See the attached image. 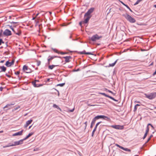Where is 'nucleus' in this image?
<instances>
[{"label": "nucleus", "instance_id": "864d4df0", "mask_svg": "<svg viewBox=\"0 0 156 156\" xmlns=\"http://www.w3.org/2000/svg\"><path fill=\"white\" fill-rule=\"evenodd\" d=\"M39 13H38L36 15V16L35 17H37V16H38V15L39 14Z\"/></svg>", "mask_w": 156, "mask_h": 156}, {"label": "nucleus", "instance_id": "58836bf2", "mask_svg": "<svg viewBox=\"0 0 156 156\" xmlns=\"http://www.w3.org/2000/svg\"><path fill=\"white\" fill-rule=\"evenodd\" d=\"M4 43L3 42L2 40L1 39H0V45H1L2 43Z\"/></svg>", "mask_w": 156, "mask_h": 156}, {"label": "nucleus", "instance_id": "0eeeda50", "mask_svg": "<svg viewBox=\"0 0 156 156\" xmlns=\"http://www.w3.org/2000/svg\"><path fill=\"white\" fill-rule=\"evenodd\" d=\"M116 146L117 147H119V148H120L125 151H129V152L131 151V150L130 149H129L126 148H124L122 146H120L118 144H116Z\"/></svg>", "mask_w": 156, "mask_h": 156}, {"label": "nucleus", "instance_id": "052dcab7", "mask_svg": "<svg viewBox=\"0 0 156 156\" xmlns=\"http://www.w3.org/2000/svg\"><path fill=\"white\" fill-rule=\"evenodd\" d=\"M135 102H136V103H140V102L139 101H135Z\"/></svg>", "mask_w": 156, "mask_h": 156}, {"label": "nucleus", "instance_id": "39448f33", "mask_svg": "<svg viewBox=\"0 0 156 156\" xmlns=\"http://www.w3.org/2000/svg\"><path fill=\"white\" fill-rule=\"evenodd\" d=\"M23 140H21L19 141H16L14 142V144L10 145V146H15L21 144L23 143Z\"/></svg>", "mask_w": 156, "mask_h": 156}, {"label": "nucleus", "instance_id": "a211bd4d", "mask_svg": "<svg viewBox=\"0 0 156 156\" xmlns=\"http://www.w3.org/2000/svg\"><path fill=\"white\" fill-rule=\"evenodd\" d=\"M13 32L16 34L20 35L21 33V32L19 30H12Z\"/></svg>", "mask_w": 156, "mask_h": 156}, {"label": "nucleus", "instance_id": "9b49d317", "mask_svg": "<svg viewBox=\"0 0 156 156\" xmlns=\"http://www.w3.org/2000/svg\"><path fill=\"white\" fill-rule=\"evenodd\" d=\"M14 63V61L12 60L11 62H9V61H7L5 63V65L7 67H10L11 66L13 65Z\"/></svg>", "mask_w": 156, "mask_h": 156}, {"label": "nucleus", "instance_id": "e433bc0d", "mask_svg": "<svg viewBox=\"0 0 156 156\" xmlns=\"http://www.w3.org/2000/svg\"><path fill=\"white\" fill-rule=\"evenodd\" d=\"M20 108V106H18L17 107H16L14 109V110L15 111L17 109H18Z\"/></svg>", "mask_w": 156, "mask_h": 156}, {"label": "nucleus", "instance_id": "cd10ccee", "mask_svg": "<svg viewBox=\"0 0 156 156\" xmlns=\"http://www.w3.org/2000/svg\"><path fill=\"white\" fill-rule=\"evenodd\" d=\"M100 118H103L105 119V118H108V117L107 116H105L104 115H99Z\"/></svg>", "mask_w": 156, "mask_h": 156}, {"label": "nucleus", "instance_id": "7ed1b4c3", "mask_svg": "<svg viewBox=\"0 0 156 156\" xmlns=\"http://www.w3.org/2000/svg\"><path fill=\"white\" fill-rule=\"evenodd\" d=\"M102 37L101 35H99L97 34H96L90 38V40L93 41H96L98 40Z\"/></svg>", "mask_w": 156, "mask_h": 156}, {"label": "nucleus", "instance_id": "79ce46f5", "mask_svg": "<svg viewBox=\"0 0 156 156\" xmlns=\"http://www.w3.org/2000/svg\"><path fill=\"white\" fill-rule=\"evenodd\" d=\"M137 107L135 106L134 108V112L136 111L137 110Z\"/></svg>", "mask_w": 156, "mask_h": 156}, {"label": "nucleus", "instance_id": "680f3d73", "mask_svg": "<svg viewBox=\"0 0 156 156\" xmlns=\"http://www.w3.org/2000/svg\"><path fill=\"white\" fill-rule=\"evenodd\" d=\"M36 18V17H34L33 18L32 20H34Z\"/></svg>", "mask_w": 156, "mask_h": 156}, {"label": "nucleus", "instance_id": "69168bd1", "mask_svg": "<svg viewBox=\"0 0 156 156\" xmlns=\"http://www.w3.org/2000/svg\"><path fill=\"white\" fill-rule=\"evenodd\" d=\"M86 32H87V33L88 34H89V31H86Z\"/></svg>", "mask_w": 156, "mask_h": 156}, {"label": "nucleus", "instance_id": "a878e982", "mask_svg": "<svg viewBox=\"0 0 156 156\" xmlns=\"http://www.w3.org/2000/svg\"><path fill=\"white\" fill-rule=\"evenodd\" d=\"M117 62V60H116L114 63H113L112 64H109V66L113 67V66H114L115 65V64Z\"/></svg>", "mask_w": 156, "mask_h": 156}, {"label": "nucleus", "instance_id": "f3484780", "mask_svg": "<svg viewBox=\"0 0 156 156\" xmlns=\"http://www.w3.org/2000/svg\"><path fill=\"white\" fill-rule=\"evenodd\" d=\"M28 69V66L25 65L23 66V70L24 72H25L26 73H30V72L27 71Z\"/></svg>", "mask_w": 156, "mask_h": 156}, {"label": "nucleus", "instance_id": "6e6552de", "mask_svg": "<svg viewBox=\"0 0 156 156\" xmlns=\"http://www.w3.org/2000/svg\"><path fill=\"white\" fill-rule=\"evenodd\" d=\"M111 127L116 129H122L123 128V126H121L119 125H112L111 126Z\"/></svg>", "mask_w": 156, "mask_h": 156}, {"label": "nucleus", "instance_id": "0e129e2a", "mask_svg": "<svg viewBox=\"0 0 156 156\" xmlns=\"http://www.w3.org/2000/svg\"><path fill=\"white\" fill-rule=\"evenodd\" d=\"M152 136H153V135H151L150 136V137H149V138H151V137H152Z\"/></svg>", "mask_w": 156, "mask_h": 156}, {"label": "nucleus", "instance_id": "aec40b11", "mask_svg": "<svg viewBox=\"0 0 156 156\" xmlns=\"http://www.w3.org/2000/svg\"><path fill=\"white\" fill-rule=\"evenodd\" d=\"M58 66V65H49V66H48V68L50 69H53V68L55 67V66Z\"/></svg>", "mask_w": 156, "mask_h": 156}, {"label": "nucleus", "instance_id": "9d476101", "mask_svg": "<svg viewBox=\"0 0 156 156\" xmlns=\"http://www.w3.org/2000/svg\"><path fill=\"white\" fill-rule=\"evenodd\" d=\"M100 94H102V95H104V96H105L106 97H108V98L111 99L113 100L114 101H117V100H115V99H114V98H113L112 97H111V96H109L108 95H107L105 93H101Z\"/></svg>", "mask_w": 156, "mask_h": 156}, {"label": "nucleus", "instance_id": "4468645a", "mask_svg": "<svg viewBox=\"0 0 156 156\" xmlns=\"http://www.w3.org/2000/svg\"><path fill=\"white\" fill-rule=\"evenodd\" d=\"M101 122H98L97 123L95 126V127L94 128V129L93 130L92 134V136H94V132L96 130V129L97 128V126Z\"/></svg>", "mask_w": 156, "mask_h": 156}, {"label": "nucleus", "instance_id": "412c9836", "mask_svg": "<svg viewBox=\"0 0 156 156\" xmlns=\"http://www.w3.org/2000/svg\"><path fill=\"white\" fill-rule=\"evenodd\" d=\"M0 69H1L2 71L3 72H5L6 70V68L4 66H1L0 67Z\"/></svg>", "mask_w": 156, "mask_h": 156}, {"label": "nucleus", "instance_id": "2eb2a0df", "mask_svg": "<svg viewBox=\"0 0 156 156\" xmlns=\"http://www.w3.org/2000/svg\"><path fill=\"white\" fill-rule=\"evenodd\" d=\"M23 132V130H22L20 131L19 132L17 133H15L12 135L13 136L21 135L22 134Z\"/></svg>", "mask_w": 156, "mask_h": 156}, {"label": "nucleus", "instance_id": "bf43d9fd", "mask_svg": "<svg viewBox=\"0 0 156 156\" xmlns=\"http://www.w3.org/2000/svg\"><path fill=\"white\" fill-rule=\"evenodd\" d=\"M4 60H2V61H1L0 62H1V63H3L4 62Z\"/></svg>", "mask_w": 156, "mask_h": 156}, {"label": "nucleus", "instance_id": "c756f323", "mask_svg": "<svg viewBox=\"0 0 156 156\" xmlns=\"http://www.w3.org/2000/svg\"><path fill=\"white\" fill-rule=\"evenodd\" d=\"M3 36V33H2V30H0V37Z\"/></svg>", "mask_w": 156, "mask_h": 156}, {"label": "nucleus", "instance_id": "f257e3e1", "mask_svg": "<svg viewBox=\"0 0 156 156\" xmlns=\"http://www.w3.org/2000/svg\"><path fill=\"white\" fill-rule=\"evenodd\" d=\"M123 16L130 22L134 23L136 22V20L131 16L127 14H123Z\"/></svg>", "mask_w": 156, "mask_h": 156}, {"label": "nucleus", "instance_id": "8fccbe9b", "mask_svg": "<svg viewBox=\"0 0 156 156\" xmlns=\"http://www.w3.org/2000/svg\"><path fill=\"white\" fill-rule=\"evenodd\" d=\"M74 110V108H73V109H72V110H69V111H70V112H73V111Z\"/></svg>", "mask_w": 156, "mask_h": 156}, {"label": "nucleus", "instance_id": "ea45409f", "mask_svg": "<svg viewBox=\"0 0 156 156\" xmlns=\"http://www.w3.org/2000/svg\"><path fill=\"white\" fill-rule=\"evenodd\" d=\"M68 24H67L66 23H63V24H61V26H66Z\"/></svg>", "mask_w": 156, "mask_h": 156}, {"label": "nucleus", "instance_id": "5fc2aeb1", "mask_svg": "<svg viewBox=\"0 0 156 156\" xmlns=\"http://www.w3.org/2000/svg\"><path fill=\"white\" fill-rule=\"evenodd\" d=\"M14 26L13 25H12V26H10V28H11V29H13V28L12 27V26Z\"/></svg>", "mask_w": 156, "mask_h": 156}, {"label": "nucleus", "instance_id": "b1692460", "mask_svg": "<svg viewBox=\"0 0 156 156\" xmlns=\"http://www.w3.org/2000/svg\"><path fill=\"white\" fill-rule=\"evenodd\" d=\"M95 119H93V121H92V122H91V125H90V128H92L94 126V125L95 122Z\"/></svg>", "mask_w": 156, "mask_h": 156}, {"label": "nucleus", "instance_id": "6e6d98bb", "mask_svg": "<svg viewBox=\"0 0 156 156\" xmlns=\"http://www.w3.org/2000/svg\"><path fill=\"white\" fill-rule=\"evenodd\" d=\"M151 124H150V123H149V124H147V126H151Z\"/></svg>", "mask_w": 156, "mask_h": 156}, {"label": "nucleus", "instance_id": "13d9d810", "mask_svg": "<svg viewBox=\"0 0 156 156\" xmlns=\"http://www.w3.org/2000/svg\"><path fill=\"white\" fill-rule=\"evenodd\" d=\"M137 107V106H139L140 105L139 104H136L135 105Z\"/></svg>", "mask_w": 156, "mask_h": 156}, {"label": "nucleus", "instance_id": "338daca9", "mask_svg": "<svg viewBox=\"0 0 156 156\" xmlns=\"http://www.w3.org/2000/svg\"><path fill=\"white\" fill-rule=\"evenodd\" d=\"M129 10L131 11V12H132V10H131V9L129 8Z\"/></svg>", "mask_w": 156, "mask_h": 156}, {"label": "nucleus", "instance_id": "a18cd8bd", "mask_svg": "<svg viewBox=\"0 0 156 156\" xmlns=\"http://www.w3.org/2000/svg\"><path fill=\"white\" fill-rule=\"evenodd\" d=\"M83 23V22H80V23H79V24H80V26H81V25H82V23Z\"/></svg>", "mask_w": 156, "mask_h": 156}, {"label": "nucleus", "instance_id": "5701e85b", "mask_svg": "<svg viewBox=\"0 0 156 156\" xmlns=\"http://www.w3.org/2000/svg\"><path fill=\"white\" fill-rule=\"evenodd\" d=\"M53 107L54 108H57V109L61 111H62L61 109L59 107H58V105H56L55 104H54L53 105Z\"/></svg>", "mask_w": 156, "mask_h": 156}, {"label": "nucleus", "instance_id": "2f4dec72", "mask_svg": "<svg viewBox=\"0 0 156 156\" xmlns=\"http://www.w3.org/2000/svg\"><path fill=\"white\" fill-rule=\"evenodd\" d=\"M87 105L89 106H99L98 105H91L90 104H87Z\"/></svg>", "mask_w": 156, "mask_h": 156}, {"label": "nucleus", "instance_id": "f704fd0d", "mask_svg": "<svg viewBox=\"0 0 156 156\" xmlns=\"http://www.w3.org/2000/svg\"><path fill=\"white\" fill-rule=\"evenodd\" d=\"M34 134V133L31 132V133H29L28 134V136L30 137L32 135H33Z\"/></svg>", "mask_w": 156, "mask_h": 156}, {"label": "nucleus", "instance_id": "20e7f679", "mask_svg": "<svg viewBox=\"0 0 156 156\" xmlns=\"http://www.w3.org/2000/svg\"><path fill=\"white\" fill-rule=\"evenodd\" d=\"M94 10V8H90L88 11L85 14V16H91L90 14L93 12Z\"/></svg>", "mask_w": 156, "mask_h": 156}, {"label": "nucleus", "instance_id": "1a4fd4ad", "mask_svg": "<svg viewBox=\"0 0 156 156\" xmlns=\"http://www.w3.org/2000/svg\"><path fill=\"white\" fill-rule=\"evenodd\" d=\"M84 20L83 21V23H87V22L89 21V19L91 17V16H84Z\"/></svg>", "mask_w": 156, "mask_h": 156}, {"label": "nucleus", "instance_id": "e2e57ef3", "mask_svg": "<svg viewBox=\"0 0 156 156\" xmlns=\"http://www.w3.org/2000/svg\"><path fill=\"white\" fill-rule=\"evenodd\" d=\"M48 29H49V30H50V29H51V27H49Z\"/></svg>", "mask_w": 156, "mask_h": 156}, {"label": "nucleus", "instance_id": "ddd939ff", "mask_svg": "<svg viewBox=\"0 0 156 156\" xmlns=\"http://www.w3.org/2000/svg\"><path fill=\"white\" fill-rule=\"evenodd\" d=\"M33 120L32 119L29 120L27 121L26 122V124L24 126V127L25 128H27L31 123L32 122Z\"/></svg>", "mask_w": 156, "mask_h": 156}, {"label": "nucleus", "instance_id": "c03bdc74", "mask_svg": "<svg viewBox=\"0 0 156 156\" xmlns=\"http://www.w3.org/2000/svg\"><path fill=\"white\" fill-rule=\"evenodd\" d=\"M119 2L122 4L124 5L125 6L126 5V4H125L122 2L120 1V0H119Z\"/></svg>", "mask_w": 156, "mask_h": 156}, {"label": "nucleus", "instance_id": "72a5a7b5", "mask_svg": "<svg viewBox=\"0 0 156 156\" xmlns=\"http://www.w3.org/2000/svg\"><path fill=\"white\" fill-rule=\"evenodd\" d=\"M141 1V0H137V1L134 4V5H136L138 4L139 3V2Z\"/></svg>", "mask_w": 156, "mask_h": 156}, {"label": "nucleus", "instance_id": "de8ad7c7", "mask_svg": "<svg viewBox=\"0 0 156 156\" xmlns=\"http://www.w3.org/2000/svg\"><path fill=\"white\" fill-rule=\"evenodd\" d=\"M84 124H85V127H86L87 126V122H86L85 123H84Z\"/></svg>", "mask_w": 156, "mask_h": 156}, {"label": "nucleus", "instance_id": "4d7b16f0", "mask_svg": "<svg viewBox=\"0 0 156 156\" xmlns=\"http://www.w3.org/2000/svg\"><path fill=\"white\" fill-rule=\"evenodd\" d=\"M150 139H151V138H149L148 139V140H147V142H148V141H149L150 140Z\"/></svg>", "mask_w": 156, "mask_h": 156}, {"label": "nucleus", "instance_id": "c85d7f7f", "mask_svg": "<svg viewBox=\"0 0 156 156\" xmlns=\"http://www.w3.org/2000/svg\"><path fill=\"white\" fill-rule=\"evenodd\" d=\"M37 66H39L41 64V62L40 61H37Z\"/></svg>", "mask_w": 156, "mask_h": 156}, {"label": "nucleus", "instance_id": "4be33fe9", "mask_svg": "<svg viewBox=\"0 0 156 156\" xmlns=\"http://www.w3.org/2000/svg\"><path fill=\"white\" fill-rule=\"evenodd\" d=\"M80 54H88V55H91L92 54L90 52H85V51H83L80 52Z\"/></svg>", "mask_w": 156, "mask_h": 156}, {"label": "nucleus", "instance_id": "4c0bfd02", "mask_svg": "<svg viewBox=\"0 0 156 156\" xmlns=\"http://www.w3.org/2000/svg\"><path fill=\"white\" fill-rule=\"evenodd\" d=\"M15 73L16 75H18L20 73V72L19 71H17L16 72H15Z\"/></svg>", "mask_w": 156, "mask_h": 156}, {"label": "nucleus", "instance_id": "dca6fc26", "mask_svg": "<svg viewBox=\"0 0 156 156\" xmlns=\"http://www.w3.org/2000/svg\"><path fill=\"white\" fill-rule=\"evenodd\" d=\"M149 127L148 126H147V129H146V131L145 133L144 134V136L143 137V139H144L146 138V136H147V134H148V133L149 132Z\"/></svg>", "mask_w": 156, "mask_h": 156}, {"label": "nucleus", "instance_id": "37998d69", "mask_svg": "<svg viewBox=\"0 0 156 156\" xmlns=\"http://www.w3.org/2000/svg\"><path fill=\"white\" fill-rule=\"evenodd\" d=\"M38 27H39V29H41V28H42V27H41V25H39L38 26Z\"/></svg>", "mask_w": 156, "mask_h": 156}, {"label": "nucleus", "instance_id": "473e14b6", "mask_svg": "<svg viewBox=\"0 0 156 156\" xmlns=\"http://www.w3.org/2000/svg\"><path fill=\"white\" fill-rule=\"evenodd\" d=\"M65 85V83H60L59 84L57 85V86H59L60 87H62Z\"/></svg>", "mask_w": 156, "mask_h": 156}, {"label": "nucleus", "instance_id": "3c124183", "mask_svg": "<svg viewBox=\"0 0 156 156\" xmlns=\"http://www.w3.org/2000/svg\"><path fill=\"white\" fill-rule=\"evenodd\" d=\"M125 6L128 9H129V7L126 5H125Z\"/></svg>", "mask_w": 156, "mask_h": 156}, {"label": "nucleus", "instance_id": "f03ea898", "mask_svg": "<svg viewBox=\"0 0 156 156\" xmlns=\"http://www.w3.org/2000/svg\"><path fill=\"white\" fill-rule=\"evenodd\" d=\"M144 94L146 98L150 100L156 97V92L151 93L149 94Z\"/></svg>", "mask_w": 156, "mask_h": 156}, {"label": "nucleus", "instance_id": "09e8293b", "mask_svg": "<svg viewBox=\"0 0 156 156\" xmlns=\"http://www.w3.org/2000/svg\"><path fill=\"white\" fill-rule=\"evenodd\" d=\"M60 53L61 54H62V55H63V54H65V53L64 52H60V53Z\"/></svg>", "mask_w": 156, "mask_h": 156}, {"label": "nucleus", "instance_id": "f8f14e48", "mask_svg": "<svg viewBox=\"0 0 156 156\" xmlns=\"http://www.w3.org/2000/svg\"><path fill=\"white\" fill-rule=\"evenodd\" d=\"M58 57L57 56H49L48 57V64H50V61L51 60L55 58Z\"/></svg>", "mask_w": 156, "mask_h": 156}, {"label": "nucleus", "instance_id": "a19ab883", "mask_svg": "<svg viewBox=\"0 0 156 156\" xmlns=\"http://www.w3.org/2000/svg\"><path fill=\"white\" fill-rule=\"evenodd\" d=\"M29 137L27 135L26 136V137L25 138H24L23 139V140H27V139L28 138H29Z\"/></svg>", "mask_w": 156, "mask_h": 156}, {"label": "nucleus", "instance_id": "603ef678", "mask_svg": "<svg viewBox=\"0 0 156 156\" xmlns=\"http://www.w3.org/2000/svg\"><path fill=\"white\" fill-rule=\"evenodd\" d=\"M50 79H49V78L47 79V82H49V81Z\"/></svg>", "mask_w": 156, "mask_h": 156}, {"label": "nucleus", "instance_id": "49530a36", "mask_svg": "<svg viewBox=\"0 0 156 156\" xmlns=\"http://www.w3.org/2000/svg\"><path fill=\"white\" fill-rule=\"evenodd\" d=\"M3 87H0V91H2L3 89Z\"/></svg>", "mask_w": 156, "mask_h": 156}, {"label": "nucleus", "instance_id": "423d86ee", "mask_svg": "<svg viewBox=\"0 0 156 156\" xmlns=\"http://www.w3.org/2000/svg\"><path fill=\"white\" fill-rule=\"evenodd\" d=\"M11 34V31L9 30H5L3 32V36H9Z\"/></svg>", "mask_w": 156, "mask_h": 156}, {"label": "nucleus", "instance_id": "c9c22d12", "mask_svg": "<svg viewBox=\"0 0 156 156\" xmlns=\"http://www.w3.org/2000/svg\"><path fill=\"white\" fill-rule=\"evenodd\" d=\"M100 119L99 116V115H98V116H96L93 119H95V121H96V119Z\"/></svg>", "mask_w": 156, "mask_h": 156}, {"label": "nucleus", "instance_id": "393cba45", "mask_svg": "<svg viewBox=\"0 0 156 156\" xmlns=\"http://www.w3.org/2000/svg\"><path fill=\"white\" fill-rule=\"evenodd\" d=\"M14 105V104H7L3 108L5 109L6 108H9V106H10L13 105Z\"/></svg>", "mask_w": 156, "mask_h": 156}, {"label": "nucleus", "instance_id": "bb28decb", "mask_svg": "<svg viewBox=\"0 0 156 156\" xmlns=\"http://www.w3.org/2000/svg\"><path fill=\"white\" fill-rule=\"evenodd\" d=\"M105 90L107 91V92H108L109 93H111V94H113L114 95H115V94H114L112 91H111V90H108L107 89H105Z\"/></svg>", "mask_w": 156, "mask_h": 156}, {"label": "nucleus", "instance_id": "7c9ffc66", "mask_svg": "<svg viewBox=\"0 0 156 156\" xmlns=\"http://www.w3.org/2000/svg\"><path fill=\"white\" fill-rule=\"evenodd\" d=\"M33 84L34 86L35 87H39V85H38L37 84H36L35 82H33Z\"/></svg>", "mask_w": 156, "mask_h": 156}, {"label": "nucleus", "instance_id": "6ab92c4d", "mask_svg": "<svg viewBox=\"0 0 156 156\" xmlns=\"http://www.w3.org/2000/svg\"><path fill=\"white\" fill-rule=\"evenodd\" d=\"M63 58H65V61L66 62H69V59L71 58L70 56L64 57Z\"/></svg>", "mask_w": 156, "mask_h": 156}, {"label": "nucleus", "instance_id": "774afa93", "mask_svg": "<svg viewBox=\"0 0 156 156\" xmlns=\"http://www.w3.org/2000/svg\"><path fill=\"white\" fill-rule=\"evenodd\" d=\"M154 7H155V8H156V5H154Z\"/></svg>", "mask_w": 156, "mask_h": 156}]
</instances>
